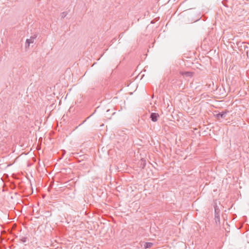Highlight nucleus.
Returning a JSON list of instances; mask_svg holds the SVG:
<instances>
[{
    "mask_svg": "<svg viewBox=\"0 0 249 249\" xmlns=\"http://www.w3.org/2000/svg\"><path fill=\"white\" fill-rule=\"evenodd\" d=\"M228 112L227 111H222L220 113L215 114V116L217 119H218L220 121H221V119L225 118Z\"/></svg>",
    "mask_w": 249,
    "mask_h": 249,
    "instance_id": "f257e3e1",
    "label": "nucleus"
},
{
    "mask_svg": "<svg viewBox=\"0 0 249 249\" xmlns=\"http://www.w3.org/2000/svg\"><path fill=\"white\" fill-rule=\"evenodd\" d=\"M159 115L157 113H152L150 115V118L153 122H156L158 120V118L159 117Z\"/></svg>",
    "mask_w": 249,
    "mask_h": 249,
    "instance_id": "f03ea898",
    "label": "nucleus"
},
{
    "mask_svg": "<svg viewBox=\"0 0 249 249\" xmlns=\"http://www.w3.org/2000/svg\"><path fill=\"white\" fill-rule=\"evenodd\" d=\"M153 245V244L152 243L147 242V243H145L144 246V248L145 249H147V248H151Z\"/></svg>",
    "mask_w": 249,
    "mask_h": 249,
    "instance_id": "7ed1b4c3",
    "label": "nucleus"
},
{
    "mask_svg": "<svg viewBox=\"0 0 249 249\" xmlns=\"http://www.w3.org/2000/svg\"><path fill=\"white\" fill-rule=\"evenodd\" d=\"M26 42V44H28V47H29L31 43H34V40H32V39L30 37L29 39H27Z\"/></svg>",
    "mask_w": 249,
    "mask_h": 249,
    "instance_id": "20e7f679",
    "label": "nucleus"
},
{
    "mask_svg": "<svg viewBox=\"0 0 249 249\" xmlns=\"http://www.w3.org/2000/svg\"><path fill=\"white\" fill-rule=\"evenodd\" d=\"M181 74L186 75L187 76H190V77L192 76V73L191 72H189V71L182 72L181 73Z\"/></svg>",
    "mask_w": 249,
    "mask_h": 249,
    "instance_id": "39448f33",
    "label": "nucleus"
},
{
    "mask_svg": "<svg viewBox=\"0 0 249 249\" xmlns=\"http://www.w3.org/2000/svg\"><path fill=\"white\" fill-rule=\"evenodd\" d=\"M67 13L65 12H62L61 14V17L62 18H64L66 17V16H67Z\"/></svg>",
    "mask_w": 249,
    "mask_h": 249,
    "instance_id": "423d86ee",
    "label": "nucleus"
},
{
    "mask_svg": "<svg viewBox=\"0 0 249 249\" xmlns=\"http://www.w3.org/2000/svg\"><path fill=\"white\" fill-rule=\"evenodd\" d=\"M215 222L217 223V222H220V218L219 216H215Z\"/></svg>",
    "mask_w": 249,
    "mask_h": 249,
    "instance_id": "0eeeda50",
    "label": "nucleus"
},
{
    "mask_svg": "<svg viewBox=\"0 0 249 249\" xmlns=\"http://www.w3.org/2000/svg\"><path fill=\"white\" fill-rule=\"evenodd\" d=\"M37 37L36 35H34V36H31L30 37L32 39V40H35Z\"/></svg>",
    "mask_w": 249,
    "mask_h": 249,
    "instance_id": "6e6552de",
    "label": "nucleus"
},
{
    "mask_svg": "<svg viewBox=\"0 0 249 249\" xmlns=\"http://www.w3.org/2000/svg\"><path fill=\"white\" fill-rule=\"evenodd\" d=\"M25 47H26V48H29V47H28V44H26V43L25 44Z\"/></svg>",
    "mask_w": 249,
    "mask_h": 249,
    "instance_id": "1a4fd4ad",
    "label": "nucleus"
},
{
    "mask_svg": "<svg viewBox=\"0 0 249 249\" xmlns=\"http://www.w3.org/2000/svg\"><path fill=\"white\" fill-rule=\"evenodd\" d=\"M22 240V242H25L26 241V240L25 238H24Z\"/></svg>",
    "mask_w": 249,
    "mask_h": 249,
    "instance_id": "9d476101",
    "label": "nucleus"
}]
</instances>
